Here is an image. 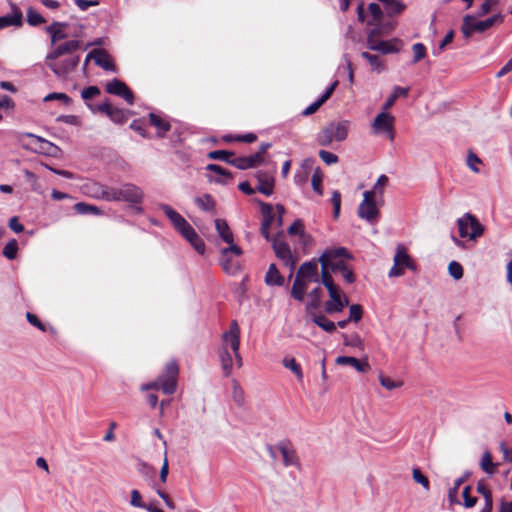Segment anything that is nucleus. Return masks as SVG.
I'll return each instance as SVG.
<instances>
[{
	"label": "nucleus",
	"instance_id": "64",
	"mask_svg": "<svg viewBox=\"0 0 512 512\" xmlns=\"http://www.w3.org/2000/svg\"><path fill=\"white\" fill-rule=\"evenodd\" d=\"M318 155L321 158V160L327 165L336 164L339 161V158L336 154L326 150H320L318 152Z\"/></svg>",
	"mask_w": 512,
	"mask_h": 512
},
{
	"label": "nucleus",
	"instance_id": "18",
	"mask_svg": "<svg viewBox=\"0 0 512 512\" xmlns=\"http://www.w3.org/2000/svg\"><path fill=\"white\" fill-rule=\"evenodd\" d=\"M160 210L166 215L177 232H182L190 224L187 220L168 204H160Z\"/></svg>",
	"mask_w": 512,
	"mask_h": 512
},
{
	"label": "nucleus",
	"instance_id": "25",
	"mask_svg": "<svg viewBox=\"0 0 512 512\" xmlns=\"http://www.w3.org/2000/svg\"><path fill=\"white\" fill-rule=\"evenodd\" d=\"M183 238H185L191 246L199 253H205V243L203 239L196 233L195 229L189 225L182 232H180Z\"/></svg>",
	"mask_w": 512,
	"mask_h": 512
},
{
	"label": "nucleus",
	"instance_id": "23",
	"mask_svg": "<svg viewBox=\"0 0 512 512\" xmlns=\"http://www.w3.org/2000/svg\"><path fill=\"white\" fill-rule=\"evenodd\" d=\"M11 13L0 17V30L9 26L21 27L23 25V15L21 10L11 4Z\"/></svg>",
	"mask_w": 512,
	"mask_h": 512
},
{
	"label": "nucleus",
	"instance_id": "7",
	"mask_svg": "<svg viewBox=\"0 0 512 512\" xmlns=\"http://www.w3.org/2000/svg\"><path fill=\"white\" fill-rule=\"evenodd\" d=\"M79 62L80 56L72 55L59 61H46V65L58 78L65 79L72 71L76 69Z\"/></svg>",
	"mask_w": 512,
	"mask_h": 512
},
{
	"label": "nucleus",
	"instance_id": "44",
	"mask_svg": "<svg viewBox=\"0 0 512 512\" xmlns=\"http://www.w3.org/2000/svg\"><path fill=\"white\" fill-rule=\"evenodd\" d=\"M220 265L222 269L228 274L234 275L240 270L239 263L237 261H234L231 255L224 256L221 254Z\"/></svg>",
	"mask_w": 512,
	"mask_h": 512
},
{
	"label": "nucleus",
	"instance_id": "35",
	"mask_svg": "<svg viewBox=\"0 0 512 512\" xmlns=\"http://www.w3.org/2000/svg\"><path fill=\"white\" fill-rule=\"evenodd\" d=\"M384 5L385 13L391 18L401 14L405 9V4L399 0H379Z\"/></svg>",
	"mask_w": 512,
	"mask_h": 512
},
{
	"label": "nucleus",
	"instance_id": "12",
	"mask_svg": "<svg viewBox=\"0 0 512 512\" xmlns=\"http://www.w3.org/2000/svg\"><path fill=\"white\" fill-rule=\"evenodd\" d=\"M107 93L123 98L129 105L134 104V95L131 89L121 80L113 79L106 84Z\"/></svg>",
	"mask_w": 512,
	"mask_h": 512
},
{
	"label": "nucleus",
	"instance_id": "37",
	"mask_svg": "<svg viewBox=\"0 0 512 512\" xmlns=\"http://www.w3.org/2000/svg\"><path fill=\"white\" fill-rule=\"evenodd\" d=\"M308 285L309 283L296 276L290 292L291 297L299 302H302L304 300V294Z\"/></svg>",
	"mask_w": 512,
	"mask_h": 512
},
{
	"label": "nucleus",
	"instance_id": "26",
	"mask_svg": "<svg viewBox=\"0 0 512 512\" xmlns=\"http://www.w3.org/2000/svg\"><path fill=\"white\" fill-rule=\"evenodd\" d=\"M319 259H323L325 263L330 266L331 262L339 261L342 259H353L352 254L345 247H338L333 249H327Z\"/></svg>",
	"mask_w": 512,
	"mask_h": 512
},
{
	"label": "nucleus",
	"instance_id": "36",
	"mask_svg": "<svg viewBox=\"0 0 512 512\" xmlns=\"http://www.w3.org/2000/svg\"><path fill=\"white\" fill-rule=\"evenodd\" d=\"M469 476L470 472H465L462 476L455 480L454 486L448 490V500L450 504H460L458 500V490L461 488V485L467 481Z\"/></svg>",
	"mask_w": 512,
	"mask_h": 512
},
{
	"label": "nucleus",
	"instance_id": "48",
	"mask_svg": "<svg viewBox=\"0 0 512 512\" xmlns=\"http://www.w3.org/2000/svg\"><path fill=\"white\" fill-rule=\"evenodd\" d=\"M74 209L79 214H95L102 213L101 209L95 205H90L84 202H79L74 205Z\"/></svg>",
	"mask_w": 512,
	"mask_h": 512
},
{
	"label": "nucleus",
	"instance_id": "33",
	"mask_svg": "<svg viewBox=\"0 0 512 512\" xmlns=\"http://www.w3.org/2000/svg\"><path fill=\"white\" fill-rule=\"evenodd\" d=\"M311 320L327 333H334L336 331V324L323 314L311 313Z\"/></svg>",
	"mask_w": 512,
	"mask_h": 512
},
{
	"label": "nucleus",
	"instance_id": "3",
	"mask_svg": "<svg viewBox=\"0 0 512 512\" xmlns=\"http://www.w3.org/2000/svg\"><path fill=\"white\" fill-rule=\"evenodd\" d=\"M477 14H467L463 17L461 32L465 39H469L474 33H483L490 29L496 23H502L504 15L501 13L495 14L485 20L477 21Z\"/></svg>",
	"mask_w": 512,
	"mask_h": 512
},
{
	"label": "nucleus",
	"instance_id": "61",
	"mask_svg": "<svg viewBox=\"0 0 512 512\" xmlns=\"http://www.w3.org/2000/svg\"><path fill=\"white\" fill-rule=\"evenodd\" d=\"M412 50L414 52V57L412 63H417L420 60L424 59L426 56V47L423 43H415L412 46Z\"/></svg>",
	"mask_w": 512,
	"mask_h": 512
},
{
	"label": "nucleus",
	"instance_id": "1",
	"mask_svg": "<svg viewBox=\"0 0 512 512\" xmlns=\"http://www.w3.org/2000/svg\"><path fill=\"white\" fill-rule=\"evenodd\" d=\"M94 197L102 198L108 202L117 201L140 204L143 200L144 192L140 187L132 183H125L120 187L95 185Z\"/></svg>",
	"mask_w": 512,
	"mask_h": 512
},
{
	"label": "nucleus",
	"instance_id": "31",
	"mask_svg": "<svg viewBox=\"0 0 512 512\" xmlns=\"http://www.w3.org/2000/svg\"><path fill=\"white\" fill-rule=\"evenodd\" d=\"M332 130L333 136L336 141L342 142L347 138L349 130V121L343 120L339 122H331L328 124Z\"/></svg>",
	"mask_w": 512,
	"mask_h": 512
},
{
	"label": "nucleus",
	"instance_id": "58",
	"mask_svg": "<svg viewBox=\"0 0 512 512\" xmlns=\"http://www.w3.org/2000/svg\"><path fill=\"white\" fill-rule=\"evenodd\" d=\"M130 128L139 133L143 138H150L147 132L145 121L143 119H135L131 122Z\"/></svg>",
	"mask_w": 512,
	"mask_h": 512
},
{
	"label": "nucleus",
	"instance_id": "46",
	"mask_svg": "<svg viewBox=\"0 0 512 512\" xmlns=\"http://www.w3.org/2000/svg\"><path fill=\"white\" fill-rule=\"evenodd\" d=\"M368 10H369V13L371 15V18L369 20H367V25L368 26L375 25L384 16L383 10L381 9L379 4H377V3H374V2L370 3L369 6H368Z\"/></svg>",
	"mask_w": 512,
	"mask_h": 512
},
{
	"label": "nucleus",
	"instance_id": "53",
	"mask_svg": "<svg viewBox=\"0 0 512 512\" xmlns=\"http://www.w3.org/2000/svg\"><path fill=\"white\" fill-rule=\"evenodd\" d=\"M288 233L291 235L297 234L300 238H309L310 235L306 234L304 231V224L302 220L296 219L288 228Z\"/></svg>",
	"mask_w": 512,
	"mask_h": 512
},
{
	"label": "nucleus",
	"instance_id": "27",
	"mask_svg": "<svg viewBox=\"0 0 512 512\" xmlns=\"http://www.w3.org/2000/svg\"><path fill=\"white\" fill-rule=\"evenodd\" d=\"M262 162L260 155L254 153L249 156L234 157L231 165L240 170H247L260 165Z\"/></svg>",
	"mask_w": 512,
	"mask_h": 512
},
{
	"label": "nucleus",
	"instance_id": "56",
	"mask_svg": "<svg viewBox=\"0 0 512 512\" xmlns=\"http://www.w3.org/2000/svg\"><path fill=\"white\" fill-rule=\"evenodd\" d=\"M18 252V244L15 239L10 240L3 248V255L9 259L13 260L16 258Z\"/></svg>",
	"mask_w": 512,
	"mask_h": 512
},
{
	"label": "nucleus",
	"instance_id": "54",
	"mask_svg": "<svg viewBox=\"0 0 512 512\" xmlns=\"http://www.w3.org/2000/svg\"><path fill=\"white\" fill-rule=\"evenodd\" d=\"M321 263L322 266V274H321V282L322 284L328 288H332L333 286H336L334 284L333 278L330 275V273L327 271V267L329 266L327 263L323 261V259L318 260Z\"/></svg>",
	"mask_w": 512,
	"mask_h": 512
},
{
	"label": "nucleus",
	"instance_id": "9",
	"mask_svg": "<svg viewBox=\"0 0 512 512\" xmlns=\"http://www.w3.org/2000/svg\"><path fill=\"white\" fill-rule=\"evenodd\" d=\"M394 121L395 118L390 113H387L386 111H382L379 113L373 123L372 128L374 130L375 134L379 133H385L388 138L393 141L394 140Z\"/></svg>",
	"mask_w": 512,
	"mask_h": 512
},
{
	"label": "nucleus",
	"instance_id": "22",
	"mask_svg": "<svg viewBox=\"0 0 512 512\" xmlns=\"http://www.w3.org/2000/svg\"><path fill=\"white\" fill-rule=\"evenodd\" d=\"M255 177L258 181L256 190L266 196L273 194L274 178L271 174L264 171H257Z\"/></svg>",
	"mask_w": 512,
	"mask_h": 512
},
{
	"label": "nucleus",
	"instance_id": "28",
	"mask_svg": "<svg viewBox=\"0 0 512 512\" xmlns=\"http://www.w3.org/2000/svg\"><path fill=\"white\" fill-rule=\"evenodd\" d=\"M149 123L157 129V137L163 138L165 134L171 129L169 121L156 113H149Z\"/></svg>",
	"mask_w": 512,
	"mask_h": 512
},
{
	"label": "nucleus",
	"instance_id": "19",
	"mask_svg": "<svg viewBox=\"0 0 512 512\" xmlns=\"http://www.w3.org/2000/svg\"><path fill=\"white\" fill-rule=\"evenodd\" d=\"M68 27V22L60 21H53L45 27V31L50 35L51 46H55L57 42L68 38V34L65 32Z\"/></svg>",
	"mask_w": 512,
	"mask_h": 512
},
{
	"label": "nucleus",
	"instance_id": "20",
	"mask_svg": "<svg viewBox=\"0 0 512 512\" xmlns=\"http://www.w3.org/2000/svg\"><path fill=\"white\" fill-rule=\"evenodd\" d=\"M205 169L207 171L214 172L218 175L217 177L208 175L207 178H208L209 182H213V183H217V184H221V185H228L233 180L232 173L229 170L221 167L220 165L208 164Z\"/></svg>",
	"mask_w": 512,
	"mask_h": 512
},
{
	"label": "nucleus",
	"instance_id": "63",
	"mask_svg": "<svg viewBox=\"0 0 512 512\" xmlns=\"http://www.w3.org/2000/svg\"><path fill=\"white\" fill-rule=\"evenodd\" d=\"M413 479L416 483H419L423 486L424 489L428 490L430 488V483L428 478L421 472L419 468H414L412 473Z\"/></svg>",
	"mask_w": 512,
	"mask_h": 512
},
{
	"label": "nucleus",
	"instance_id": "4",
	"mask_svg": "<svg viewBox=\"0 0 512 512\" xmlns=\"http://www.w3.org/2000/svg\"><path fill=\"white\" fill-rule=\"evenodd\" d=\"M458 231L461 238L476 240L484 233V226L477 217L471 213H465L457 219Z\"/></svg>",
	"mask_w": 512,
	"mask_h": 512
},
{
	"label": "nucleus",
	"instance_id": "38",
	"mask_svg": "<svg viewBox=\"0 0 512 512\" xmlns=\"http://www.w3.org/2000/svg\"><path fill=\"white\" fill-rule=\"evenodd\" d=\"M321 296H322V290H321V288L319 286L314 288L308 294L309 301L306 304V310H307V312L310 315H311V313H313L312 310H316V309H318L320 307V305H321Z\"/></svg>",
	"mask_w": 512,
	"mask_h": 512
},
{
	"label": "nucleus",
	"instance_id": "62",
	"mask_svg": "<svg viewBox=\"0 0 512 512\" xmlns=\"http://www.w3.org/2000/svg\"><path fill=\"white\" fill-rule=\"evenodd\" d=\"M60 100L64 105H70L72 99L65 93L53 92L44 97V101Z\"/></svg>",
	"mask_w": 512,
	"mask_h": 512
},
{
	"label": "nucleus",
	"instance_id": "16",
	"mask_svg": "<svg viewBox=\"0 0 512 512\" xmlns=\"http://www.w3.org/2000/svg\"><path fill=\"white\" fill-rule=\"evenodd\" d=\"M296 276L307 283L319 282L318 261L312 259L304 262L299 267Z\"/></svg>",
	"mask_w": 512,
	"mask_h": 512
},
{
	"label": "nucleus",
	"instance_id": "15",
	"mask_svg": "<svg viewBox=\"0 0 512 512\" xmlns=\"http://www.w3.org/2000/svg\"><path fill=\"white\" fill-rule=\"evenodd\" d=\"M273 249L277 258L283 261L284 265L290 267L291 270L294 269L296 260L292 255L290 246L288 243L284 241H280L278 239L273 240Z\"/></svg>",
	"mask_w": 512,
	"mask_h": 512
},
{
	"label": "nucleus",
	"instance_id": "6",
	"mask_svg": "<svg viewBox=\"0 0 512 512\" xmlns=\"http://www.w3.org/2000/svg\"><path fill=\"white\" fill-rule=\"evenodd\" d=\"M363 197L364 199L358 207V216L370 224H374L378 221L380 215L376 205L375 191H365Z\"/></svg>",
	"mask_w": 512,
	"mask_h": 512
},
{
	"label": "nucleus",
	"instance_id": "13",
	"mask_svg": "<svg viewBox=\"0 0 512 512\" xmlns=\"http://www.w3.org/2000/svg\"><path fill=\"white\" fill-rule=\"evenodd\" d=\"M276 448L280 451L283 457V464L285 467L299 466V458L297 452L289 439L281 440L277 443Z\"/></svg>",
	"mask_w": 512,
	"mask_h": 512
},
{
	"label": "nucleus",
	"instance_id": "50",
	"mask_svg": "<svg viewBox=\"0 0 512 512\" xmlns=\"http://www.w3.org/2000/svg\"><path fill=\"white\" fill-rule=\"evenodd\" d=\"M480 466L484 472L492 475L495 472L496 465L492 462V456L489 451L484 452Z\"/></svg>",
	"mask_w": 512,
	"mask_h": 512
},
{
	"label": "nucleus",
	"instance_id": "34",
	"mask_svg": "<svg viewBox=\"0 0 512 512\" xmlns=\"http://www.w3.org/2000/svg\"><path fill=\"white\" fill-rule=\"evenodd\" d=\"M215 228L220 238L226 243H232L234 240L233 233L227 222L223 219L215 220Z\"/></svg>",
	"mask_w": 512,
	"mask_h": 512
},
{
	"label": "nucleus",
	"instance_id": "14",
	"mask_svg": "<svg viewBox=\"0 0 512 512\" xmlns=\"http://www.w3.org/2000/svg\"><path fill=\"white\" fill-rule=\"evenodd\" d=\"M401 41L397 38L392 40H377V38H367V46L369 49L379 51L382 54H391L399 52L398 45Z\"/></svg>",
	"mask_w": 512,
	"mask_h": 512
},
{
	"label": "nucleus",
	"instance_id": "24",
	"mask_svg": "<svg viewBox=\"0 0 512 512\" xmlns=\"http://www.w3.org/2000/svg\"><path fill=\"white\" fill-rule=\"evenodd\" d=\"M396 26V22L392 19L386 20L384 17L379 20L373 28L368 32L367 38H378L379 36L388 35Z\"/></svg>",
	"mask_w": 512,
	"mask_h": 512
},
{
	"label": "nucleus",
	"instance_id": "55",
	"mask_svg": "<svg viewBox=\"0 0 512 512\" xmlns=\"http://www.w3.org/2000/svg\"><path fill=\"white\" fill-rule=\"evenodd\" d=\"M108 117L111 121L116 124H123L127 121L128 117L126 112L123 109L114 107L109 113Z\"/></svg>",
	"mask_w": 512,
	"mask_h": 512
},
{
	"label": "nucleus",
	"instance_id": "45",
	"mask_svg": "<svg viewBox=\"0 0 512 512\" xmlns=\"http://www.w3.org/2000/svg\"><path fill=\"white\" fill-rule=\"evenodd\" d=\"M235 156V153L228 150H214L210 151L207 154V157L209 159L213 160H221L231 165V162L233 161V158Z\"/></svg>",
	"mask_w": 512,
	"mask_h": 512
},
{
	"label": "nucleus",
	"instance_id": "17",
	"mask_svg": "<svg viewBox=\"0 0 512 512\" xmlns=\"http://www.w3.org/2000/svg\"><path fill=\"white\" fill-rule=\"evenodd\" d=\"M222 339L224 342L223 347L227 348L230 346L233 354H237L240 348V328L235 320L231 322L229 330L223 333Z\"/></svg>",
	"mask_w": 512,
	"mask_h": 512
},
{
	"label": "nucleus",
	"instance_id": "42",
	"mask_svg": "<svg viewBox=\"0 0 512 512\" xmlns=\"http://www.w3.org/2000/svg\"><path fill=\"white\" fill-rule=\"evenodd\" d=\"M408 93H409L408 87L405 88V87L395 86L393 93L387 98V100L383 104L382 109L384 111H387L389 108H391L393 106V104L395 103L397 98L406 97L408 95Z\"/></svg>",
	"mask_w": 512,
	"mask_h": 512
},
{
	"label": "nucleus",
	"instance_id": "51",
	"mask_svg": "<svg viewBox=\"0 0 512 512\" xmlns=\"http://www.w3.org/2000/svg\"><path fill=\"white\" fill-rule=\"evenodd\" d=\"M322 180L323 174L321 172V169L317 167L312 175L311 184L314 192L320 196L323 194Z\"/></svg>",
	"mask_w": 512,
	"mask_h": 512
},
{
	"label": "nucleus",
	"instance_id": "60",
	"mask_svg": "<svg viewBox=\"0 0 512 512\" xmlns=\"http://www.w3.org/2000/svg\"><path fill=\"white\" fill-rule=\"evenodd\" d=\"M448 271L451 277L455 280H459L463 277V267L456 261H451L448 266Z\"/></svg>",
	"mask_w": 512,
	"mask_h": 512
},
{
	"label": "nucleus",
	"instance_id": "52",
	"mask_svg": "<svg viewBox=\"0 0 512 512\" xmlns=\"http://www.w3.org/2000/svg\"><path fill=\"white\" fill-rule=\"evenodd\" d=\"M361 56L369 62L373 70H376L379 73L384 71V65L377 55L370 54L369 52H362Z\"/></svg>",
	"mask_w": 512,
	"mask_h": 512
},
{
	"label": "nucleus",
	"instance_id": "5",
	"mask_svg": "<svg viewBox=\"0 0 512 512\" xmlns=\"http://www.w3.org/2000/svg\"><path fill=\"white\" fill-rule=\"evenodd\" d=\"M394 265L388 272V277H400L404 275V269L407 268L413 272L418 270V266L416 262L411 258V256L407 253L406 248L399 244L396 248V253L394 255Z\"/></svg>",
	"mask_w": 512,
	"mask_h": 512
},
{
	"label": "nucleus",
	"instance_id": "8",
	"mask_svg": "<svg viewBox=\"0 0 512 512\" xmlns=\"http://www.w3.org/2000/svg\"><path fill=\"white\" fill-rule=\"evenodd\" d=\"M23 136L32 139V150L36 153L44 154L51 157H58V155L61 152V149L57 145L33 133H25L23 134Z\"/></svg>",
	"mask_w": 512,
	"mask_h": 512
},
{
	"label": "nucleus",
	"instance_id": "59",
	"mask_svg": "<svg viewBox=\"0 0 512 512\" xmlns=\"http://www.w3.org/2000/svg\"><path fill=\"white\" fill-rule=\"evenodd\" d=\"M233 401L237 404V406L241 407L244 404L245 396L244 391L238 385L236 381H234L233 392H232Z\"/></svg>",
	"mask_w": 512,
	"mask_h": 512
},
{
	"label": "nucleus",
	"instance_id": "49",
	"mask_svg": "<svg viewBox=\"0 0 512 512\" xmlns=\"http://www.w3.org/2000/svg\"><path fill=\"white\" fill-rule=\"evenodd\" d=\"M26 16L28 24L33 27L46 22L45 18L32 7L27 10Z\"/></svg>",
	"mask_w": 512,
	"mask_h": 512
},
{
	"label": "nucleus",
	"instance_id": "40",
	"mask_svg": "<svg viewBox=\"0 0 512 512\" xmlns=\"http://www.w3.org/2000/svg\"><path fill=\"white\" fill-rule=\"evenodd\" d=\"M219 357L223 373L226 377H228L231 374L233 368L232 355L229 353L226 347H222L219 352Z\"/></svg>",
	"mask_w": 512,
	"mask_h": 512
},
{
	"label": "nucleus",
	"instance_id": "11",
	"mask_svg": "<svg viewBox=\"0 0 512 512\" xmlns=\"http://www.w3.org/2000/svg\"><path fill=\"white\" fill-rule=\"evenodd\" d=\"M81 45H82V42L78 39H72V40H68L63 43H60L59 45H57L53 50H51L47 54L46 61L57 60L58 58H60L63 55L72 56V54L74 52H76L77 50H79L81 48Z\"/></svg>",
	"mask_w": 512,
	"mask_h": 512
},
{
	"label": "nucleus",
	"instance_id": "43",
	"mask_svg": "<svg viewBox=\"0 0 512 512\" xmlns=\"http://www.w3.org/2000/svg\"><path fill=\"white\" fill-rule=\"evenodd\" d=\"M349 301L346 297L343 299H337V300H330L327 301L324 305V310L327 314H334L342 312L344 307L348 305Z\"/></svg>",
	"mask_w": 512,
	"mask_h": 512
},
{
	"label": "nucleus",
	"instance_id": "21",
	"mask_svg": "<svg viewBox=\"0 0 512 512\" xmlns=\"http://www.w3.org/2000/svg\"><path fill=\"white\" fill-rule=\"evenodd\" d=\"M90 58H93L95 60L96 65H98L106 71H115L116 69L108 53L103 49H95L92 52H90L86 56L85 63H87Z\"/></svg>",
	"mask_w": 512,
	"mask_h": 512
},
{
	"label": "nucleus",
	"instance_id": "39",
	"mask_svg": "<svg viewBox=\"0 0 512 512\" xmlns=\"http://www.w3.org/2000/svg\"><path fill=\"white\" fill-rule=\"evenodd\" d=\"M196 206L206 212H214L216 202L210 194H204L203 196L196 197L194 200Z\"/></svg>",
	"mask_w": 512,
	"mask_h": 512
},
{
	"label": "nucleus",
	"instance_id": "10",
	"mask_svg": "<svg viewBox=\"0 0 512 512\" xmlns=\"http://www.w3.org/2000/svg\"><path fill=\"white\" fill-rule=\"evenodd\" d=\"M254 201L259 205L260 212L263 217L260 233L267 241H270V228L275 221L274 207L271 204L262 201L261 199L256 198Z\"/></svg>",
	"mask_w": 512,
	"mask_h": 512
},
{
	"label": "nucleus",
	"instance_id": "47",
	"mask_svg": "<svg viewBox=\"0 0 512 512\" xmlns=\"http://www.w3.org/2000/svg\"><path fill=\"white\" fill-rule=\"evenodd\" d=\"M335 140L329 125L324 127L317 135V142L320 146H329Z\"/></svg>",
	"mask_w": 512,
	"mask_h": 512
},
{
	"label": "nucleus",
	"instance_id": "41",
	"mask_svg": "<svg viewBox=\"0 0 512 512\" xmlns=\"http://www.w3.org/2000/svg\"><path fill=\"white\" fill-rule=\"evenodd\" d=\"M282 364L285 368L292 371V373L296 376V378L299 382L303 381L304 375H303L302 368H301L300 364L297 363L295 358L290 357V356H285L282 360Z\"/></svg>",
	"mask_w": 512,
	"mask_h": 512
},
{
	"label": "nucleus",
	"instance_id": "32",
	"mask_svg": "<svg viewBox=\"0 0 512 512\" xmlns=\"http://www.w3.org/2000/svg\"><path fill=\"white\" fill-rule=\"evenodd\" d=\"M265 283L268 286H282L284 284V277L278 271L276 264L269 265L265 275Z\"/></svg>",
	"mask_w": 512,
	"mask_h": 512
},
{
	"label": "nucleus",
	"instance_id": "2",
	"mask_svg": "<svg viewBox=\"0 0 512 512\" xmlns=\"http://www.w3.org/2000/svg\"><path fill=\"white\" fill-rule=\"evenodd\" d=\"M179 367L175 360L168 362L165 366V373L160 375L156 381L142 386V390L161 389L166 395L173 394L177 389V377Z\"/></svg>",
	"mask_w": 512,
	"mask_h": 512
},
{
	"label": "nucleus",
	"instance_id": "30",
	"mask_svg": "<svg viewBox=\"0 0 512 512\" xmlns=\"http://www.w3.org/2000/svg\"><path fill=\"white\" fill-rule=\"evenodd\" d=\"M330 268L333 272L339 271L346 283L353 284L356 281V276L351 268L340 259L339 261L331 262Z\"/></svg>",
	"mask_w": 512,
	"mask_h": 512
},
{
	"label": "nucleus",
	"instance_id": "29",
	"mask_svg": "<svg viewBox=\"0 0 512 512\" xmlns=\"http://www.w3.org/2000/svg\"><path fill=\"white\" fill-rule=\"evenodd\" d=\"M335 362L338 365H350L358 372L364 373L370 369V365L366 360L361 361L352 356H338Z\"/></svg>",
	"mask_w": 512,
	"mask_h": 512
},
{
	"label": "nucleus",
	"instance_id": "57",
	"mask_svg": "<svg viewBox=\"0 0 512 512\" xmlns=\"http://www.w3.org/2000/svg\"><path fill=\"white\" fill-rule=\"evenodd\" d=\"M363 316V307L360 304H352L349 307L348 321L359 322Z\"/></svg>",
	"mask_w": 512,
	"mask_h": 512
}]
</instances>
